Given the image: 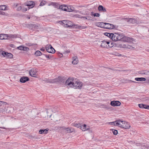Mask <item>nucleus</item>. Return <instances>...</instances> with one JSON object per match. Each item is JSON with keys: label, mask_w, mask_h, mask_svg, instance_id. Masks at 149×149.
<instances>
[{"label": "nucleus", "mask_w": 149, "mask_h": 149, "mask_svg": "<svg viewBox=\"0 0 149 149\" xmlns=\"http://www.w3.org/2000/svg\"><path fill=\"white\" fill-rule=\"evenodd\" d=\"M112 40L115 41L120 40L128 42H132L134 40L132 38L127 37L122 34L115 33L112 34Z\"/></svg>", "instance_id": "1"}, {"label": "nucleus", "mask_w": 149, "mask_h": 149, "mask_svg": "<svg viewBox=\"0 0 149 149\" xmlns=\"http://www.w3.org/2000/svg\"><path fill=\"white\" fill-rule=\"evenodd\" d=\"M65 84L74 88L81 89L82 86V83L78 80L76 81L73 78H69L66 81Z\"/></svg>", "instance_id": "2"}, {"label": "nucleus", "mask_w": 149, "mask_h": 149, "mask_svg": "<svg viewBox=\"0 0 149 149\" xmlns=\"http://www.w3.org/2000/svg\"><path fill=\"white\" fill-rule=\"evenodd\" d=\"M121 127L125 129H129L130 127V125L128 122L120 120Z\"/></svg>", "instance_id": "3"}, {"label": "nucleus", "mask_w": 149, "mask_h": 149, "mask_svg": "<svg viewBox=\"0 0 149 149\" xmlns=\"http://www.w3.org/2000/svg\"><path fill=\"white\" fill-rule=\"evenodd\" d=\"M0 55H2L4 57L8 58H11L13 56V55L10 53H9L3 51H0Z\"/></svg>", "instance_id": "4"}, {"label": "nucleus", "mask_w": 149, "mask_h": 149, "mask_svg": "<svg viewBox=\"0 0 149 149\" xmlns=\"http://www.w3.org/2000/svg\"><path fill=\"white\" fill-rule=\"evenodd\" d=\"M45 49L47 52L49 53L54 54L55 52V50L50 45H47Z\"/></svg>", "instance_id": "5"}, {"label": "nucleus", "mask_w": 149, "mask_h": 149, "mask_svg": "<svg viewBox=\"0 0 149 149\" xmlns=\"http://www.w3.org/2000/svg\"><path fill=\"white\" fill-rule=\"evenodd\" d=\"M65 27H70L72 26V22L69 21L63 20L62 22Z\"/></svg>", "instance_id": "6"}, {"label": "nucleus", "mask_w": 149, "mask_h": 149, "mask_svg": "<svg viewBox=\"0 0 149 149\" xmlns=\"http://www.w3.org/2000/svg\"><path fill=\"white\" fill-rule=\"evenodd\" d=\"M108 123L112 125L117 126L118 127H121L120 120H116L115 121L109 122Z\"/></svg>", "instance_id": "7"}, {"label": "nucleus", "mask_w": 149, "mask_h": 149, "mask_svg": "<svg viewBox=\"0 0 149 149\" xmlns=\"http://www.w3.org/2000/svg\"><path fill=\"white\" fill-rule=\"evenodd\" d=\"M34 4V2L32 1H29L25 3V6H27L29 8L33 7Z\"/></svg>", "instance_id": "8"}, {"label": "nucleus", "mask_w": 149, "mask_h": 149, "mask_svg": "<svg viewBox=\"0 0 149 149\" xmlns=\"http://www.w3.org/2000/svg\"><path fill=\"white\" fill-rule=\"evenodd\" d=\"M105 29H112L114 28V26L111 24L105 23Z\"/></svg>", "instance_id": "9"}, {"label": "nucleus", "mask_w": 149, "mask_h": 149, "mask_svg": "<svg viewBox=\"0 0 149 149\" xmlns=\"http://www.w3.org/2000/svg\"><path fill=\"white\" fill-rule=\"evenodd\" d=\"M101 42L102 43L100 46L103 48H107V45L108 44H109V41H107L104 40L102 41Z\"/></svg>", "instance_id": "10"}, {"label": "nucleus", "mask_w": 149, "mask_h": 149, "mask_svg": "<svg viewBox=\"0 0 149 149\" xmlns=\"http://www.w3.org/2000/svg\"><path fill=\"white\" fill-rule=\"evenodd\" d=\"M125 21H127L129 24H134L136 23L137 22L135 19L132 18H130L129 19L125 18Z\"/></svg>", "instance_id": "11"}, {"label": "nucleus", "mask_w": 149, "mask_h": 149, "mask_svg": "<svg viewBox=\"0 0 149 149\" xmlns=\"http://www.w3.org/2000/svg\"><path fill=\"white\" fill-rule=\"evenodd\" d=\"M120 102L118 101H113L111 102L110 104L113 106H118L120 105Z\"/></svg>", "instance_id": "12"}, {"label": "nucleus", "mask_w": 149, "mask_h": 149, "mask_svg": "<svg viewBox=\"0 0 149 149\" xmlns=\"http://www.w3.org/2000/svg\"><path fill=\"white\" fill-rule=\"evenodd\" d=\"M8 37H11L8 34H0V39L3 40L6 39L8 38Z\"/></svg>", "instance_id": "13"}, {"label": "nucleus", "mask_w": 149, "mask_h": 149, "mask_svg": "<svg viewBox=\"0 0 149 149\" xmlns=\"http://www.w3.org/2000/svg\"><path fill=\"white\" fill-rule=\"evenodd\" d=\"M138 105L139 108L141 109H149V106L144 104H138Z\"/></svg>", "instance_id": "14"}, {"label": "nucleus", "mask_w": 149, "mask_h": 149, "mask_svg": "<svg viewBox=\"0 0 149 149\" xmlns=\"http://www.w3.org/2000/svg\"><path fill=\"white\" fill-rule=\"evenodd\" d=\"M29 79L27 77H23L20 79V81L22 83H25L29 80Z\"/></svg>", "instance_id": "15"}, {"label": "nucleus", "mask_w": 149, "mask_h": 149, "mask_svg": "<svg viewBox=\"0 0 149 149\" xmlns=\"http://www.w3.org/2000/svg\"><path fill=\"white\" fill-rule=\"evenodd\" d=\"M61 78L58 77V78L51 79L49 82L52 83H54L56 82H60L61 81Z\"/></svg>", "instance_id": "16"}, {"label": "nucleus", "mask_w": 149, "mask_h": 149, "mask_svg": "<svg viewBox=\"0 0 149 149\" xmlns=\"http://www.w3.org/2000/svg\"><path fill=\"white\" fill-rule=\"evenodd\" d=\"M105 23L104 22H97L96 24V25L98 27L105 29Z\"/></svg>", "instance_id": "17"}, {"label": "nucleus", "mask_w": 149, "mask_h": 149, "mask_svg": "<svg viewBox=\"0 0 149 149\" xmlns=\"http://www.w3.org/2000/svg\"><path fill=\"white\" fill-rule=\"evenodd\" d=\"M29 74L32 77H35L36 76V72L33 69H31L30 71Z\"/></svg>", "instance_id": "18"}, {"label": "nucleus", "mask_w": 149, "mask_h": 149, "mask_svg": "<svg viewBox=\"0 0 149 149\" xmlns=\"http://www.w3.org/2000/svg\"><path fill=\"white\" fill-rule=\"evenodd\" d=\"M30 26L33 27L35 29H38L40 28V26L38 24H31L30 25Z\"/></svg>", "instance_id": "19"}, {"label": "nucleus", "mask_w": 149, "mask_h": 149, "mask_svg": "<svg viewBox=\"0 0 149 149\" xmlns=\"http://www.w3.org/2000/svg\"><path fill=\"white\" fill-rule=\"evenodd\" d=\"M48 6H52L55 8H57L58 7V5H59L58 3L56 2H51L49 3L48 5Z\"/></svg>", "instance_id": "20"}, {"label": "nucleus", "mask_w": 149, "mask_h": 149, "mask_svg": "<svg viewBox=\"0 0 149 149\" xmlns=\"http://www.w3.org/2000/svg\"><path fill=\"white\" fill-rule=\"evenodd\" d=\"M73 61H72V63L73 64H77L78 62V60L77 56H75L73 57L72 58Z\"/></svg>", "instance_id": "21"}, {"label": "nucleus", "mask_w": 149, "mask_h": 149, "mask_svg": "<svg viewBox=\"0 0 149 149\" xmlns=\"http://www.w3.org/2000/svg\"><path fill=\"white\" fill-rule=\"evenodd\" d=\"M81 128H82V129L84 131L88 130L89 129V127L87 126L86 124H84L83 125H82V126H81Z\"/></svg>", "instance_id": "22"}, {"label": "nucleus", "mask_w": 149, "mask_h": 149, "mask_svg": "<svg viewBox=\"0 0 149 149\" xmlns=\"http://www.w3.org/2000/svg\"><path fill=\"white\" fill-rule=\"evenodd\" d=\"M98 10L99 11H102L103 12H106V8L101 5L99 6L98 7Z\"/></svg>", "instance_id": "23"}, {"label": "nucleus", "mask_w": 149, "mask_h": 149, "mask_svg": "<svg viewBox=\"0 0 149 149\" xmlns=\"http://www.w3.org/2000/svg\"><path fill=\"white\" fill-rule=\"evenodd\" d=\"M48 130L49 129H47L45 130L41 129L39 131V133L40 134H42V133L46 134L47 133V132Z\"/></svg>", "instance_id": "24"}, {"label": "nucleus", "mask_w": 149, "mask_h": 149, "mask_svg": "<svg viewBox=\"0 0 149 149\" xmlns=\"http://www.w3.org/2000/svg\"><path fill=\"white\" fill-rule=\"evenodd\" d=\"M135 80L138 81H144L146 80V79L143 77H137L135 79Z\"/></svg>", "instance_id": "25"}, {"label": "nucleus", "mask_w": 149, "mask_h": 149, "mask_svg": "<svg viewBox=\"0 0 149 149\" xmlns=\"http://www.w3.org/2000/svg\"><path fill=\"white\" fill-rule=\"evenodd\" d=\"M66 6L62 5L60 6L59 9H61L62 10H64V11H66Z\"/></svg>", "instance_id": "26"}, {"label": "nucleus", "mask_w": 149, "mask_h": 149, "mask_svg": "<svg viewBox=\"0 0 149 149\" xmlns=\"http://www.w3.org/2000/svg\"><path fill=\"white\" fill-rule=\"evenodd\" d=\"M66 11L68 12H72L73 11V10L72 9L71 7L70 6H66Z\"/></svg>", "instance_id": "27"}, {"label": "nucleus", "mask_w": 149, "mask_h": 149, "mask_svg": "<svg viewBox=\"0 0 149 149\" xmlns=\"http://www.w3.org/2000/svg\"><path fill=\"white\" fill-rule=\"evenodd\" d=\"M113 33H104V34L105 35H108L109 36V38H110L111 39H112V34H113Z\"/></svg>", "instance_id": "28"}, {"label": "nucleus", "mask_w": 149, "mask_h": 149, "mask_svg": "<svg viewBox=\"0 0 149 149\" xmlns=\"http://www.w3.org/2000/svg\"><path fill=\"white\" fill-rule=\"evenodd\" d=\"M35 55L36 56H39L42 55V53L40 51L38 50L36 52Z\"/></svg>", "instance_id": "29"}, {"label": "nucleus", "mask_w": 149, "mask_h": 149, "mask_svg": "<svg viewBox=\"0 0 149 149\" xmlns=\"http://www.w3.org/2000/svg\"><path fill=\"white\" fill-rule=\"evenodd\" d=\"M113 46V43L112 42H109V44L107 45V48H111Z\"/></svg>", "instance_id": "30"}, {"label": "nucleus", "mask_w": 149, "mask_h": 149, "mask_svg": "<svg viewBox=\"0 0 149 149\" xmlns=\"http://www.w3.org/2000/svg\"><path fill=\"white\" fill-rule=\"evenodd\" d=\"M6 6L5 5H2L0 6V10H6Z\"/></svg>", "instance_id": "31"}, {"label": "nucleus", "mask_w": 149, "mask_h": 149, "mask_svg": "<svg viewBox=\"0 0 149 149\" xmlns=\"http://www.w3.org/2000/svg\"><path fill=\"white\" fill-rule=\"evenodd\" d=\"M111 130L112 131L113 134L115 135L117 134L118 132L117 130H115L114 129H111Z\"/></svg>", "instance_id": "32"}, {"label": "nucleus", "mask_w": 149, "mask_h": 149, "mask_svg": "<svg viewBox=\"0 0 149 149\" xmlns=\"http://www.w3.org/2000/svg\"><path fill=\"white\" fill-rule=\"evenodd\" d=\"M66 130L68 132L71 133L72 132L71 130V129L70 127L67 128L66 129Z\"/></svg>", "instance_id": "33"}, {"label": "nucleus", "mask_w": 149, "mask_h": 149, "mask_svg": "<svg viewBox=\"0 0 149 149\" xmlns=\"http://www.w3.org/2000/svg\"><path fill=\"white\" fill-rule=\"evenodd\" d=\"M46 2L45 1H42L40 4V6H43L44 5H45V4L46 3Z\"/></svg>", "instance_id": "34"}, {"label": "nucleus", "mask_w": 149, "mask_h": 149, "mask_svg": "<svg viewBox=\"0 0 149 149\" xmlns=\"http://www.w3.org/2000/svg\"><path fill=\"white\" fill-rule=\"evenodd\" d=\"M3 106L2 107H0V112H2L3 113H5V109H3Z\"/></svg>", "instance_id": "35"}, {"label": "nucleus", "mask_w": 149, "mask_h": 149, "mask_svg": "<svg viewBox=\"0 0 149 149\" xmlns=\"http://www.w3.org/2000/svg\"><path fill=\"white\" fill-rule=\"evenodd\" d=\"M45 56L47 58L50 59L52 58V56L51 55H47V54H44Z\"/></svg>", "instance_id": "36"}, {"label": "nucleus", "mask_w": 149, "mask_h": 149, "mask_svg": "<svg viewBox=\"0 0 149 149\" xmlns=\"http://www.w3.org/2000/svg\"><path fill=\"white\" fill-rule=\"evenodd\" d=\"M17 49L20 50H23L24 49V46H20L17 47Z\"/></svg>", "instance_id": "37"}, {"label": "nucleus", "mask_w": 149, "mask_h": 149, "mask_svg": "<svg viewBox=\"0 0 149 149\" xmlns=\"http://www.w3.org/2000/svg\"><path fill=\"white\" fill-rule=\"evenodd\" d=\"M100 16V14L98 13H95L94 14V17H99Z\"/></svg>", "instance_id": "38"}, {"label": "nucleus", "mask_w": 149, "mask_h": 149, "mask_svg": "<svg viewBox=\"0 0 149 149\" xmlns=\"http://www.w3.org/2000/svg\"><path fill=\"white\" fill-rule=\"evenodd\" d=\"M29 50V48L26 47H24V49L23 50L27 51Z\"/></svg>", "instance_id": "39"}, {"label": "nucleus", "mask_w": 149, "mask_h": 149, "mask_svg": "<svg viewBox=\"0 0 149 149\" xmlns=\"http://www.w3.org/2000/svg\"><path fill=\"white\" fill-rule=\"evenodd\" d=\"M27 10V8H23L22 9V10L23 12H24Z\"/></svg>", "instance_id": "40"}, {"label": "nucleus", "mask_w": 149, "mask_h": 149, "mask_svg": "<svg viewBox=\"0 0 149 149\" xmlns=\"http://www.w3.org/2000/svg\"><path fill=\"white\" fill-rule=\"evenodd\" d=\"M127 48L129 49H132L134 48L131 45H128L127 46Z\"/></svg>", "instance_id": "41"}, {"label": "nucleus", "mask_w": 149, "mask_h": 149, "mask_svg": "<svg viewBox=\"0 0 149 149\" xmlns=\"http://www.w3.org/2000/svg\"><path fill=\"white\" fill-rule=\"evenodd\" d=\"M22 9L21 6H19L18 7L17 9L18 11H19L21 10Z\"/></svg>", "instance_id": "42"}, {"label": "nucleus", "mask_w": 149, "mask_h": 149, "mask_svg": "<svg viewBox=\"0 0 149 149\" xmlns=\"http://www.w3.org/2000/svg\"><path fill=\"white\" fill-rule=\"evenodd\" d=\"M10 107H7V109L6 111V112L9 113L10 112Z\"/></svg>", "instance_id": "43"}, {"label": "nucleus", "mask_w": 149, "mask_h": 149, "mask_svg": "<svg viewBox=\"0 0 149 149\" xmlns=\"http://www.w3.org/2000/svg\"><path fill=\"white\" fill-rule=\"evenodd\" d=\"M58 55L60 57H63V54L60 53H58Z\"/></svg>", "instance_id": "44"}, {"label": "nucleus", "mask_w": 149, "mask_h": 149, "mask_svg": "<svg viewBox=\"0 0 149 149\" xmlns=\"http://www.w3.org/2000/svg\"><path fill=\"white\" fill-rule=\"evenodd\" d=\"M10 46L12 47H15V45L13 44H10Z\"/></svg>", "instance_id": "45"}, {"label": "nucleus", "mask_w": 149, "mask_h": 149, "mask_svg": "<svg viewBox=\"0 0 149 149\" xmlns=\"http://www.w3.org/2000/svg\"><path fill=\"white\" fill-rule=\"evenodd\" d=\"M69 52H70V50H67L65 51V52L64 53H68Z\"/></svg>", "instance_id": "46"}, {"label": "nucleus", "mask_w": 149, "mask_h": 149, "mask_svg": "<svg viewBox=\"0 0 149 149\" xmlns=\"http://www.w3.org/2000/svg\"><path fill=\"white\" fill-rule=\"evenodd\" d=\"M139 74H145V73L143 71L139 72Z\"/></svg>", "instance_id": "47"}, {"label": "nucleus", "mask_w": 149, "mask_h": 149, "mask_svg": "<svg viewBox=\"0 0 149 149\" xmlns=\"http://www.w3.org/2000/svg\"><path fill=\"white\" fill-rule=\"evenodd\" d=\"M87 19L89 20H92V19H91V17L89 16H87Z\"/></svg>", "instance_id": "48"}, {"label": "nucleus", "mask_w": 149, "mask_h": 149, "mask_svg": "<svg viewBox=\"0 0 149 149\" xmlns=\"http://www.w3.org/2000/svg\"><path fill=\"white\" fill-rule=\"evenodd\" d=\"M80 124H76L75 125L77 127H79V126H80Z\"/></svg>", "instance_id": "49"}, {"label": "nucleus", "mask_w": 149, "mask_h": 149, "mask_svg": "<svg viewBox=\"0 0 149 149\" xmlns=\"http://www.w3.org/2000/svg\"><path fill=\"white\" fill-rule=\"evenodd\" d=\"M40 50L42 51H45V49L44 48H42L40 49Z\"/></svg>", "instance_id": "50"}, {"label": "nucleus", "mask_w": 149, "mask_h": 149, "mask_svg": "<svg viewBox=\"0 0 149 149\" xmlns=\"http://www.w3.org/2000/svg\"><path fill=\"white\" fill-rule=\"evenodd\" d=\"M95 13H94L93 12H92L91 13V15L92 16H94V14Z\"/></svg>", "instance_id": "51"}, {"label": "nucleus", "mask_w": 149, "mask_h": 149, "mask_svg": "<svg viewBox=\"0 0 149 149\" xmlns=\"http://www.w3.org/2000/svg\"><path fill=\"white\" fill-rule=\"evenodd\" d=\"M84 18H85L86 19H87V17H84Z\"/></svg>", "instance_id": "52"}, {"label": "nucleus", "mask_w": 149, "mask_h": 149, "mask_svg": "<svg viewBox=\"0 0 149 149\" xmlns=\"http://www.w3.org/2000/svg\"><path fill=\"white\" fill-rule=\"evenodd\" d=\"M0 128H3V129H6V128L5 127H0Z\"/></svg>", "instance_id": "53"}, {"label": "nucleus", "mask_w": 149, "mask_h": 149, "mask_svg": "<svg viewBox=\"0 0 149 149\" xmlns=\"http://www.w3.org/2000/svg\"><path fill=\"white\" fill-rule=\"evenodd\" d=\"M27 18H28L29 19H30L31 18V17H27Z\"/></svg>", "instance_id": "54"}, {"label": "nucleus", "mask_w": 149, "mask_h": 149, "mask_svg": "<svg viewBox=\"0 0 149 149\" xmlns=\"http://www.w3.org/2000/svg\"><path fill=\"white\" fill-rule=\"evenodd\" d=\"M106 36H107L108 37H109V36H108V35H106Z\"/></svg>", "instance_id": "55"}, {"label": "nucleus", "mask_w": 149, "mask_h": 149, "mask_svg": "<svg viewBox=\"0 0 149 149\" xmlns=\"http://www.w3.org/2000/svg\"><path fill=\"white\" fill-rule=\"evenodd\" d=\"M132 82H135V81H132Z\"/></svg>", "instance_id": "56"}, {"label": "nucleus", "mask_w": 149, "mask_h": 149, "mask_svg": "<svg viewBox=\"0 0 149 149\" xmlns=\"http://www.w3.org/2000/svg\"><path fill=\"white\" fill-rule=\"evenodd\" d=\"M86 27H84V28H82V29H84V28H85Z\"/></svg>", "instance_id": "57"}]
</instances>
